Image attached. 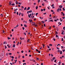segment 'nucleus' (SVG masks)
<instances>
[{
  "mask_svg": "<svg viewBox=\"0 0 65 65\" xmlns=\"http://www.w3.org/2000/svg\"><path fill=\"white\" fill-rule=\"evenodd\" d=\"M30 41V40L29 39H28V40L27 41V42H29Z\"/></svg>",
  "mask_w": 65,
  "mask_h": 65,
  "instance_id": "8",
  "label": "nucleus"
},
{
  "mask_svg": "<svg viewBox=\"0 0 65 65\" xmlns=\"http://www.w3.org/2000/svg\"><path fill=\"white\" fill-rule=\"evenodd\" d=\"M11 61H13V59H11Z\"/></svg>",
  "mask_w": 65,
  "mask_h": 65,
  "instance_id": "48",
  "label": "nucleus"
},
{
  "mask_svg": "<svg viewBox=\"0 0 65 65\" xmlns=\"http://www.w3.org/2000/svg\"><path fill=\"white\" fill-rule=\"evenodd\" d=\"M21 15H22V17H23V15H24V14H23V13H21Z\"/></svg>",
  "mask_w": 65,
  "mask_h": 65,
  "instance_id": "16",
  "label": "nucleus"
},
{
  "mask_svg": "<svg viewBox=\"0 0 65 65\" xmlns=\"http://www.w3.org/2000/svg\"><path fill=\"white\" fill-rule=\"evenodd\" d=\"M41 22L42 23H43V24H44V21H41Z\"/></svg>",
  "mask_w": 65,
  "mask_h": 65,
  "instance_id": "4",
  "label": "nucleus"
},
{
  "mask_svg": "<svg viewBox=\"0 0 65 65\" xmlns=\"http://www.w3.org/2000/svg\"><path fill=\"white\" fill-rule=\"evenodd\" d=\"M53 60H54V59H51V61L52 62V61H53Z\"/></svg>",
  "mask_w": 65,
  "mask_h": 65,
  "instance_id": "55",
  "label": "nucleus"
},
{
  "mask_svg": "<svg viewBox=\"0 0 65 65\" xmlns=\"http://www.w3.org/2000/svg\"><path fill=\"white\" fill-rule=\"evenodd\" d=\"M58 33L57 32V31H56V33H55V34H58Z\"/></svg>",
  "mask_w": 65,
  "mask_h": 65,
  "instance_id": "6",
  "label": "nucleus"
},
{
  "mask_svg": "<svg viewBox=\"0 0 65 65\" xmlns=\"http://www.w3.org/2000/svg\"><path fill=\"white\" fill-rule=\"evenodd\" d=\"M24 34H25V35H26V33L25 32H24Z\"/></svg>",
  "mask_w": 65,
  "mask_h": 65,
  "instance_id": "54",
  "label": "nucleus"
},
{
  "mask_svg": "<svg viewBox=\"0 0 65 65\" xmlns=\"http://www.w3.org/2000/svg\"><path fill=\"white\" fill-rule=\"evenodd\" d=\"M28 9L29 10L30 9V7H28Z\"/></svg>",
  "mask_w": 65,
  "mask_h": 65,
  "instance_id": "57",
  "label": "nucleus"
},
{
  "mask_svg": "<svg viewBox=\"0 0 65 65\" xmlns=\"http://www.w3.org/2000/svg\"><path fill=\"white\" fill-rule=\"evenodd\" d=\"M51 56H53V54H51Z\"/></svg>",
  "mask_w": 65,
  "mask_h": 65,
  "instance_id": "64",
  "label": "nucleus"
},
{
  "mask_svg": "<svg viewBox=\"0 0 65 65\" xmlns=\"http://www.w3.org/2000/svg\"><path fill=\"white\" fill-rule=\"evenodd\" d=\"M51 28H51V27L50 26L49 27V28H48V29H51Z\"/></svg>",
  "mask_w": 65,
  "mask_h": 65,
  "instance_id": "34",
  "label": "nucleus"
},
{
  "mask_svg": "<svg viewBox=\"0 0 65 65\" xmlns=\"http://www.w3.org/2000/svg\"><path fill=\"white\" fill-rule=\"evenodd\" d=\"M24 27H27V25H26L25 24H24Z\"/></svg>",
  "mask_w": 65,
  "mask_h": 65,
  "instance_id": "15",
  "label": "nucleus"
},
{
  "mask_svg": "<svg viewBox=\"0 0 65 65\" xmlns=\"http://www.w3.org/2000/svg\"><path fill=\"white\" fill-rule=\"evenodd\" d=\"M62 15L63 16H64V15H65V14H64V13H62Z\"/></svg>",
  "mask_w": 65,
  "mask_h": 65,
  "instance_id": "30",
  "label": "nucleus"
},
{
  "mask_svg": "<svg viewBox=\"0 0 65 65\" xmlns=\"http://www.w3.org/2000/svg\"><path fill=\"white\" fill-rule=\"evenodd\" d=\"M8 40L9 39H10V38H9V37H8Z\"/></svg>",
  "mask_w": 65,
  "mask_h": 65,
  "instance_id": "26",
  "label": "nucleus"
},
{
  "mask_svg": "<svg viewBox=\"0 0 65 65\" xmlns=\"http://www.w3.org/2000/svg\"><path fill=\"white\" fill-rule=\"evenodd\" d=\"M10 37H12V35H11V34H10Z\"/></svg>",
  "mask_w": 65,
  "mask_h": 65,
  "instance_id": "35",
  "label": "nucleus"
},
{
  "mask_svg": "<svg viewBox=\"0 0 65 65\" xmlns=\"http://www.w3.org/2000/svg\"><path fill=\"white\" fill-rule=\"evenodd\" d=\"M3 33H4L5 32V31H4V30H3Z\"/></svg>",
  "mask_w": 65,
  "mask_h": 65,
  "instance_id": "59",
  "label": "nucleus"
},
{
  "mask_svg": "<svg viewBox=\"0 0 65 65\" xmlns=\"http://www.w3.org/2000/svg\"><path fill=\"white\" fill-rule=\"evenodd\" d=\"M17 15H18V14H19V13L18 12H17Z\"/></svg>",
  "mask_w": 65,
  "mask_h": 65,
  "instance_id": "46",
  "label": "nucleus"
},
{
  "mask_svg": "<svg viewBox=\"0 0 65 65\" xmlns=\"http://www.w3.org/2000/svg\"><path fill=\"white\" fill-rule=\"evenodd\" d=\"M20 57L21 56H20V55L19 54L18 55V58H19V59H20Z\"/></svg>",
  "mask_w": 65,
  "mask_h": 65,
  "instance_id": "7",
  "label": "nucleus"
},
{
  "mask_svg": "<svg viewBox=\"0 0 65 65\" xmlns=\"http://www.w3.org/2000/svg\"><path fill=\"white\" fill-rule=\"evenodd\" d=\"M60 54H62V51H60Z\"/></svg>",
  "mask_w": 65,
  "mask_h": 65,
  "instance_id": "22",
  "label": "nucleus"
},
{
  "mask_svg": "<svg viewBox=\"0 0 65 65\" xmlns=\"http://www.w3.org/2000/svg\"><path fill=\"white\" fill-rule=\"evenodd\" d=\"M42 45L43 46V48H44V45L43 44H42Z\"/></svg>",
  "mask_w": 65,
  "mask_h": 65,
  "instance_id": "36",
  "label": "nucleus"
},
{
  "mask_svg": "<svg viewBox=\"0 0 65 65\" xmlns=\"http://www.w3.org/2000/svg\"><path fill=\"white\" fill-rule=\"evenodd\" d=\"M1 17H3V14H1Z\"/></svg>",
  "mask_w": 65,
  "mask_h": 65,
  "instance_id": "41",
  "label": "nucleus"
},
{
  "mask_svg": "<svg viewBox=\"0 0 65 65\" xmlns=\"http://www.w3.org/2000/svg\"><path fill=\"white\" fill-rule=\"evenodd\" d=\"M11 5H12L13 6L14 5V3H13L11 4Z\"/></svg>",
  "mask_w": 65,
  "mask_h": 65,
  "instance_id": "23",
  "label": "nucleus"
},
{
  "mask_svg": "<svg viewBox=\"0 0 65 65\" xmlns=\"http://www.w3.org/2000/svg\"><path fill=\"white\" fill-rule=\"evenodd\" d=\"M51 12H54V10H51Z\"/></svg>",
  "mask_w": 65,
  "mask_h": 65,
  "instance_id": "42",
  "label": "nucleus"
},
{
  "mask_svg": "<svg viewBox=\"0 0 65 65\" xmlns=\"http://www.w3.org/2000/svg\"><path fill=\"white\" fill-rule=\"evenodd\" d=\"M53 40H54V41H55V39L54 38H53Z\"/></svg>",
  "mask_w": 65,
  "mask_h": 65,
  "instance_id": "51",
  "label": "nucleus"
},
{
  "mask_svg": "<svg viewBox=\"0 0 65 65\" xmlns=\"http://www.w3.org/2000/svg\"><path fill=\"white\" fill-rule=\"evenodd\" d=\"M24 56H22V57L23 58H24Z\"/></svg>",
  "mask_w": 65,
  "mask_h": 65,
  "instance_id": "63",
  "label": "nucleus"
},
{
  "mask_svg": "<svg viewBox=\"0 0 65 65\" xmlns=\"http://www.w3.org/2000/svg\"><path fill=\"white\" fill-rule=\"evenodd\" d=\"M35 25V22H34V24L33 23L32 25L33 26H34Z\"/></svg>",
  "mask_w": 65,
  "mask_h": 65,
  "instance_id": "25",
  "label": "nucleus"
},
{
  "mask_svg": "<svg viewBox=\"0 0 65 65\" xmlns=\"http://www.w3.org/2000/svg\"><path fill=\"white\" fill-rule=\"evenodd\" d=\"M56 37H58V35H56Z\"/></svg>",
  "mask_w": 65,
  "mask_h": 65,
  "instance_id": "58",
  "label": "nucleus"
},
{
  "mask_svg": "<svg viewBox=\"0 0 65 65\" xmlns=\"http://www.w3.org/2000/svg\"><path fill=\"white\" fill-rule=\"evenodd\" d=\"M57 61V60L55 59L54 61V62H55L56 63V62H57V61Z\"/></svg>",
  "mask_w": 65,
  "mask_h": 65,
  "instance_id": "27",
  "label": "nucleus"
},
{
  "mask_svg": "<svg viewBox=\"0 0 65 65\" xmlns=\"http://www.w3.org/2000/svg\"><path fill=\"white\" fill-rule=\"evenodd\" d=\"M36 51H37V52H38V50L37 49H36Z\"/></svg>",
  "mask_w": 65,
  "mask_h": 65,
  "instance_id": "60",
  "label": "nucleus"
},
{
  "mask_svg": "<svg viewBox=\"0 0 65 65\" xmlns=\"http://www.w3.org/2000/svg\"><path fill=\"white\" fill-rule=\"evenodd\" d=\"M40 2V0H38V2L39 3Z\"/></svg>",
  "mask_w": 65,
  "mask_h": 65,
  "instance_id": "29",
  "label": "nucleus"
},
{
  "mask_svg": "<svg viewBox=\"0 0 65 65\" xmlns=\"http://www.w3.org/2000/svg\"><path fill=\"white\" fill-rule=\"evenodd\" d=\"M61 34H62V35H64V33L63 32H61Z\"/></svg>",
  "mask_w": 65,
  "mask_h": 65,
  "instance_id": "33",
  "label": "nucleus"
},
{
  "mask_svg": "<svg viewBox=\"0 0 65 65\" xmlns=\"http://www.w3.org/2000/svg\"><path fill=\"white\" fill-rule=\"evenodd\" d=\"M62 9H63V10H64V11L65 10V8H63Z\"/></svg>",
  "mask_w": 65,
  "mask_h": 65,
  "instance_id": "11",
  "label": "nucleus"
},
{
  "mask_svg": "<svg viewBox=\"0 0 65 65\" xmlns=\"http://www.w3.org/2000/svg\"><path fill=\"white\" fill-rule=\"evenodd\" d=\"M16 4H18V1H16Z\"/></svg>",
  "mask_w": 65,
  "mask_h": 65,
  "instance_id": "9",
  "label": "nucleus"
},
{
  "mask_svg": "<svg viewBox=\"0 0 65 65\" xmlns=\"http://www.w3.org/2000/svg\"><path fill=\"white\" fill-rule=\"evenodd\" d=\"M11 58H12V59H13L14 58V57L13 56H12L11 57Z\"/></svg>",
  "mask_w": 65,
  "mask_h": 65,
  "instance_id": "37",
  "label": "nucleus"
},
{
  "mask_svg": "<svg viewBox=\"0 0 65 65\" xmlns=\"http://www.w3.org/2000/svg\"><path fill=\"white\" fill-rule=\"evenodd\" d=\"M19 42H18L17 43V45H19Z\"/></svg>",
  "mask_w": 65,
  "mask_h": 65,
  "instance_id": "18",
  "label": "nucleus"
},
{
  "mask_svg": "<svg viewBox=\"0 0 65 65\" xmlns=\"http://www.w3.org/2000/svg\"><path fill=\"white\" fill-rule=\"evenodd\" d=\"M44 27H45V24H44Z\"/></svg>",
  "mask_w": 65,
  "mask_h": 65,
  "instance_id": "56",
  "label": "nucleus"
},
{
  "mask_svg": "<svg viewBox=\"0 0 65 65\" xmlns=\"http://www.w3.org/2000/svg\"><path fill=\"white\" fill-rule=\"evenodd\" d=\"M15 44H14L13 45V46H12V47H15Z\"/></svg>",
  "mask_w": 65,
  "mask_h": 65,
  "instance_id": "5",
  "label": "nucleus"
},
{
  "mask_svg": "<svg viewBox=\"0 0 65 65\" xmlns=\"http://www.w3.org/2000/svg\"><path fill=\"white\" fill-rule=\"evenodd\" d=\"M5 43H7V42H6V41H4V44H5Z\"/></svg>",
  "mask_w": 65,
  "mask_h": 65,
  "instance_id": "10",
  "label": "nucleus"
},
{
  "mask_svg": "<svg viewBox=\"0 0 65 65\" xmlns=\"http://www.w3.org/2000/svg\"><path fill=\"white\" fill-rule=\"evenodd\" d=\"M63 29H64V30H65V26H64L63 27Z\"/></svg>",
  "mask_w": 65,
  "mask_h": 65,
  "instance_id": "13",
  "label": "nucleus"
},
{
  "mask_svg": "<svg viewBox=\"0 0 65 65\" xmlns=\"http://www.w3.org/2000/svg\"><path fill=\"white\" fill-rule=\"evenodd\" d=\"M54 21L55 22H57V20H54Z\"/></svg>",
  "mask_w": 65,
  "mask_h": 65,
  "instance_id": "40",
  "label": "nucleus"
},
{
  "mask_svg": "<svg viewBox=\"0 0 65 65\" xmlns=\"http://www.w3.org/2000/svg\"><path fill=\"white\" fill-rule=\"evenodd\" d=\"M54 5V4H52V5H51V6L52 7H53V6Z\"/></svg>",
  "mask_w": 65,
  "mask_h": 65,
  "instance_id": "31",
  "label": "nucleus"
},
{
  "mask_svg": "<svg viewBox=\"0 0 65 65\" xmlns=\"http://www.w3.org/2000/svg\"><path fill=\"white\" fill-rule=\"evenodd\" d=\"M59 8H62V5H60L59 6Z\"/></svg>",
  "mask_w": 65,
  "mask_h": 65,
  "instance_id": "1",
  "label": "nucleus"
},
{
  "mask_svg": "<svg viewBox=\"0 0 65 65\" xmlns=\"http://www.w3.org/2000/svg\"><path fill=\"white\" fill-rule=\"evenodd\" d=\"M50 22H53V20H50Z\"/></svg>",
  "mask_w": 65,
  "mask_h": 65,
  "instance_id": "19",
  "label": "nucleus"
},
{
  "mask_svg": "<svg viewBox=\"0 0 65 65\" xmlns=\"http://www.w3.org/2000/svg\"><path fill=\"white\" fill-rule=\"evenodd\" d=\"M21 20L22 21H23V20H24V19H23V18H22L21 19Z\"/></svg>",
  "mask_w": 65,
  "mask_h": 65,
  "instance_id": "61",
  "label": "nucleus"
},
{
  "mask_svg": "<svg viewBox=\"0 0 65 65\" xmlns=\"http://www.w3.org/2000/svg\"><path fill=\"white\" fill-rule=\"evenodd\" d=\"M35 27H37V25L36 24V25H35Z\"/></svg>",
  "mask_w": 65,
  "mask_h": 65,
  "instance_id": "39",
  "label": "nucleus"
},
{
  "mask_svg": "<svg viewBox=\"0 0 65 65\" xmlns=\"http://www.w3.org/2000/svg\"><path fill=\"white\" fill-rule=\"evenodd\" d=\"M12 54L11 53H10L9 54V55H12Z\"/></svg>",
  "mask_w": 65,
  "mask_h": 65,
  "instance_id": "32",
  "label": "nucleus"
},
{
  "mask_svg": "<svg viewBox=\"0 0 65 65\" xmlns=\"http://www.w3.org/2000/svg\"><path fill=\"white\" fill-rule=\"evenodd\" d=\"M28 16L29 18H30V15L29 14L28 15Z\"/></svg>",
  "mask_w": 65,
  "mask_h": 65,
  "instance_id": "24",
  "label": "nucleus"
},
{
  "mask_svg": "<svg viewBox=\"0 0 65 65\" xmlns=\"http://www.w3.org/2000/svg\"><path fill=\"white\" fill-rule=\"evenodd\" d=\"M49 45H50V46H52L53 45L52 44H49Z\"/></svg>",
  "mask_w": 65,
  "mask_h": 65,
  "instance_id": "12",
  "label": "nucleus"
},
{
  "mask_svg": "<svg viewBox=\"0 0 65 65\" xmlns=\"http://www.w3.org/2000/svg\"><path fill=\"white\" fill-rule=\"evenodd\" d=\"M21 14V12H20L19 14V15H20V14Z\"/></svg>",
  "mask_w": 65,
  "mask_h": 65,
  "instance_id": "44",
  "label": "nucleus"
},
{
  "mask_svg": "<svg viewBox=\"0 0 65 65\" xmlns=\"http://www.w3.org/2000/svg\"><path fill=\"white\" fill-rule=\"evenodd\" d=\"M53 28H55V25H53Z\"/></svg>",
  "mask_w": 65,
  "mask_h": 65,
  "instance_id": "49",
  "label": "nucleus"
},
{
  "mask_svg": "<svg viewBox=\"0 0 65 65\" xmlns=\"http://www.w3.org/2000/svg\"><path fill=\"white\" fill-rule=\"evenodd\" d=\"M43 10L44 11H45V8H44L43 9Z\"/></svg>",
  "mask_w": 65,
  "mask_h": 65,
  "instance_id": "53",
  "label": "nucleus"
},
{
  "mask_svg": "<svg viewBox=\"0 0 65 65\" xmlns=\"http://www.w3.org/2000/svg\"><path fill=\"white\" fill-rule=\"evenodd\" d=\"M6 55L7 56H8V53H6Z\"/></svg>",
  "mask_w": 65,
  "mask_h": 65,
  "instance_id": "21",
  "label": "nucleus"
},
{
  "mask_svg": "<svg viewBox=\"0 0 65 65\" xmlns=\"http://www.w3.org/2000/svg\"><path fill=\"white\" fill-rule=\"evenodd\" d=\"M43 9H41V11H43Z\"/></svg>",
  "mask_w": 65,
  "mask_h": 65,
  "instance_id": "50",
  "label": "nucleus"
},
{
  "mask_svg": "<svg viewBox=\"0 0 65 65\" xmlns=\"http://www.w3.org/2000/svg\"><path fill=\"white\" fill-rule=\"evenodd\" d=\"M53 60H55L56 59V58L55 57H54L53 58Z\"/></svg>",
  "mask_w": 65,
  "mask_h": 65,
  "instance_id": "17",
  "label": "nucleus"
},
{
  "mask_svg": "<svg viewBox=\"0 0 65 65\" xmlns=\"http://www.w3.org/2000/svg\"><path fill=\"white\" fill-rule=\"evenodd\" d=\"M52 16V15H51V14H50L49 15V16L50 17H51Z\"/></svg>",
  "mask_w": 65,
  "mask_h": 65,
  "instance_id": "52",
  "label": "nucleus"
},
{
  "mask_svg": "<svg viewBox=\"0 0 65 65\" xmlns=\"http://www.w3.org/2000/svg\"><path fill=\"white\" fill-rule=\"evenodd\" d=\"M60 9V8H58L57 10V12H59V10Z\"/></svg>",
  "mask_w": 65,
  "mask_h": 65,
  "instance_id": "2",
  "label": "nucleus"
},
{
  "mask_svg": "<svg viewBox=\"0 0 65 65\" xmlns=\"http://www.w3.org/2000/svg\"><path fill=\"white\" fill-rule=\"evenodd\" d=\"M26 8H27L26 7H25L24 9V10H26Z\"/></svg>",
  "mask_w": 65,
  "mask_h": 65,
  "instance_id": "20",
  "label": "nucleus"
},
{
  "mask_svg": "<svg viewBox=\"0 0 65 65\" xmlns=\"http://www.w3.org/2000/svg\"><path fill=\"white\" fill-rule=\"evenodd\" d=\"M47 47H48V48H50V46H49L47 45Z\"/></svg>",
  "mask_w": 65,
  "mask_h": 65,
  "instance_id": "45",
  "label": "nucleus"
},
{
  "mask_svg": "<svg viewBox=\"0 0 65 65\" xmlns=\"http://www.w3.org/2000/svg\"><path fill=\"white\" fill-rule=\"evenodd\" d=\"M38 14V13H36V16H37V14Z\"/></svg>",
  "mask_w": 65,
  "mask_h": 65,
  "instance_id": "28",
  "label": "nucleus"
},
{
  "mask_svg": "<svg viewBox=\"0 0 65 65\" xmlns=\"http://www.w3.org/2000/svg\"><path fill=\"white\" fill-rule=\"evenodd\" d=\"M29 21L30 22V23H31V22H32V20H29Z\"/></svg>",
  "mask_w": 65,
  "mask_h": 65,
  "instance_id": "3",
  "label": "nucleus"
},
{
  "mask_svg": "<svg viewBox=\"0 0 65 65\" xmlns=\"http://www.w3.org/2000/svg\"><path fill=\"white\" fill-rule=\"evenodd\" d=\"M60 51L59 50H58L57 51V52H60Z\"/></svg>",
  "mask_w": 65,
  "mask_h": 65,
  "instance_id": "38",
  "label": "nucleus"
},
{
  "mask_svg": "<svg viewBox=\"0 0 65 65\" xmlns=\"http://www.w3.org/2000/svg\"><path fill=\"white\" fill-rule=\"evenodd\" d=\"M22 29H23V30H24L25 29V28H24V27H22Z\"/></svg>",
  "mask_w": 65,
  "mask_h": 65,
  "instance_id": "47",
  "label": "nucleus"
},
{
  "mask_svg": "<svg viewBox=\"0 0 65 65\" xmlns=\"http://www.w3.org/2000/svg\"><path fill=\"white\" fill-rule=\"evenodd\" d=\"M36 9H37V8H38V6H36Z\"/></svg>",
  "mask_w": 65,
  "mask_h": 65,
  "instance_id": "14",
  "label": "nucleus"
},
{
  "mask_svg": "<svg viewBox=\"0 0 65 65\" xmlns=\"http://www.w3.org/2000/svg\"><path fill=\"white\" fill-rule=\"evenodd\" d=\"M36 59H37V60H39V58H36Z\"/></svg>",
  "mask_w": 65,
  "mask_h": 65,
  "instance_id": "62",
  "label": "nucleus"
},
{
  "mask_svg": "<svg viewBox=\"0 0 65 65\" xmlns=\"http://www.w3.org/2000/svg\"><path fill=\"white\" fill-rule=\"evenodd\" d=\"M21 52L22 53H23V52H24V51H22Z\"/></svg>",
  "mask_w": 65,
  "mask_h": 65,
  "instance_id": "43",
  "label": "nucleus"
}]
</instances>
